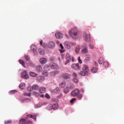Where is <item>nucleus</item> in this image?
<instances>
[{
	"label": "nucleus",
	"mask_w": 124,
	"mask_h": 124,
	"mask_svg": "<svg viewBox=\"0 0 124 124\" xmlns=\"http://www.w3.org/2000/svg\"><path fill=\"white\" fill-rule=\"evenodd\" d=\"M78 32L77 28H74L69 31V34L73 39H76L77 38Z\"/></svg>",
	"instance_id": "nucleus-1"
},
{
	"label": "nucleus",
	"mask_w": 124,
	"mask_h": 124,
	"mask_svg": "<svg viewBox=\"0 0 124 124\" xmlns=\"http://www.w3.org/2000/svg\"><path fill=\"white\" fill-rule=\"evenodd\" d=\"M83 35L84 40L85 41H88L91 40V37L89 34H87L85 32H84L83 34Z\"/></svg>",
	"instance_id": "nucleus-2"
},
{
	"label": "nucleus",
	"mask_w": 124,
	"mask_h": 124,
	"mask_svg": "<svg viewBox=\"0 0 124 124\" xmlns=\"http://www.w3.org/2000/svg\"><path fill=\"white\" fill-rule=\"evenodd\" d=\"M80 92V90L78 89H76L71 92V95L73 96H78Z\"/></svg>",
	"instance_id": "nucleus-3"
},
{
	"label": "nucleus",
	"mask_w": 124,
	"mask_h": 124,
	"mask_svg": "<svg viewBox=\"0 0 124 124\" xmlns=\"http://www.w3.org/2000/svg\"><path fill=\"white\" fill-rule=\"evenodd\" d=\"M71 67L72 69L75 70H78L80 69L79 63L73 64L71 65Z\"/></svg>",
	"instance_id": "nucleus-4"
},
{
	"label": "nucleus",
	"mask_w": 124,
	"mask_h": 124,
	"mask_svg": "<svg viewBox=\"0 0 124 124\" xmlns=\"http://www.w3.org/2000/svg\"><path fill=\"white\" fill-rule=\"evenodd\" d=\"M71 75L67 73H63L61 75V77L64 79H67L70 78Z\"/></svg>",
	"instance_id": "nucleus-5"
},
{
	"label": "nucleus",
	"mask_w": 124,
	"mask_h": 124,
	"mask_svg": "<svg viewBox=\"0 0 124 124\" xmlns=\"http://www.w3.org/2000/svg\"><path fill=\"white\" fill-rule=\"evenodd\" d=\"M87 45L86 44H84L82 46V47H84L82 49V52L83 54H87L88 52V50L87 49V47L86 46Z\"/></svg>",
	"instance_id": "nucleus-6"
},
{
	"label": "nucleus",
	"mask_w": 124,
	"mask_h": 124,
	"mask_svg": "<svg viewBox=\"0 0 124 124\" xmlns=\"http://www.w3.org/2000/svg\"><path fill=\"white\" fill-rule=\"evenodd\" d=\"M22 77L24 79H27L28 78V76L26 71H24L21 73Z\"/></svg>",
	"instance_id": "nucleus-7"
},
{
	"label": "nucleus",
	"mask_w": 124,
	"mask_h": 124,
	"mask_svg": "<svg viewBox=\"0 0 124 124\" xmlns=\"http://www.w3.org/2000/svg\"><path fill=\"white\" fill-rule=\"evenodd\" d=\"M31 50L35 54H37V47L34 45L32 44L30 46Z\"/></svg>",
	"instance_id": "nucleus-8"
},
{
	"label": "nucleus",
	"mask_w": 124,
	"mask_h": 124,
	"mask_svg": "<svg viewBox=\"0 0 124 124\" xmlns=\"http://www.w3.org/2000/svg\"><path fill=\"white\" fill-rule=\"evenodd\" d=\"M50 66L52 68L54 69H57L58 67L56 64L52 62L50 63Z\"/></svg>",
	"instance_id": "nucleus-9"
},
{
	"label": "nucleus",
	"mask_w": 124,
	"mask_h": 124,
	"mask_svg": "<svg viewBox=\"0 0 124 124\" xmlns=\"http://www.w3.org/2000/svg\"><path fill=\"white\" fill-rule=\"evenodd\" d=\"M55 36L58 39H61L63 37V35L60 33L56 32L55 34Z\"/></svg>",
	"instance_id": "nucleus-10"
},
{
	"label": "nucleus",
	"mask_w": 124,
	"mask_h": 124,
	"mask_svg": "<svg viewBox=\"0 0 124 124\" xmlns=\"http://www.w3.org/2000/svg\"><path fill=\"white\" fill-rule=\"evenodd\" d=\"M82 70L86 73H88L89 71L88 67L87 65H84L82 67Z\"/></svg>",
	"instance_id": "nucleus-11"
},
{
	"label": "nucleus",
	"mask_w": 124,
	"mask_h": 124,
	"mask_svg": "<svg viewBox=\"0 0 124 124\" xmlns=\"http://www.w3.org/2000/svg\"><path fill=\"white\" fill-rule=\"evenodd\" d=\"M98 69L96 67H92L90 70L93 73H96L98 71Z\"/></svg>",
	"instance_id": "nucleus-12"
},
{
	"label": "nucleus",
	"mask_w": 124,
	"mask_h": 124,
	"mask_svg": "<svg viewBox=\"0 0 124 124\" xmlns=\"http://www.w3.org/2000/svg\"><path fill=\"white\" fill-rule=\"evenodd\" d=\"M66 85V83L65 81H62L60 83L59 86L60 87L62 88L65 87Z\"/></svg>",
	"instance_id": "nucleus-13"
},
{
	"label": "nucleus",
	"mask_w": 124,
	"mask_h": 124,
	"mask_svg": "<svg viewBox=\"0 0 124 124\" xmlns=\"http://www.w3.org/2000/svg\"><path fill=\"white\" fill-rule=\"evenodd\" d=\"M47 61L46 59L44 58H42L40 59V62L41 64H45Z\"/></svg>",
	"instance_id": "nucleus-14"
},
{
	"label": "nucleus",
	"mask_w": 124,
	"mask_h": 124,
	"mask_svg": "<svg viewBox=\"0 0 124 124\" xmlns=\"http://www.w3.org/2000/svg\"><path fill=\"white\" fill-rule=\"evenodd\" d=\"M36 70L38 72H40L42 70V68L40 65H38L36 67Z\"/></svg>",
	"instance_id": "nucleus-15"
},
{
	"label": "nucleus",
	"mask_w": 124,
	"mask_h": 124,
	"mask_svg": "<svg viewBox=\"0 0 124 124\" xmlns=\"http://www.w3.org/2000/svg\"><path fill=\"white\" fill-rule=\"evenodd\" d=\"M55 46V44L53 42L51 41L49 42L48 46L49 48H53Z\"/></svg>",
	"instance_id": "nucleus-16"
},
{
	"label": "nucleus",
	"mask_w": 124,
	"mask_h": 124,
	"mask_svg": "<svg viewBox=\"0 0 124 124\" xmlns=\"http://www.w3.org/2000/svg\"><path fill=\"white\" fill-rule=\"evenodd\" d=\"M53 110H55L57 109L58 107V104L56 103H54L53 105Z\"/></svg>",
	"instance_id": "nucleus-17"
},
{
	"label": "nucleus",
	"mask_w": 124,
	"mask_h": 124,
	"mask_svg": "<svg viewBox=\"0 0 124 124\" xmlns=\"http://www.w3.org/2000/svg\"><path fill=\"white\" fill-rule=\"evenodd\" d=\"M39 81H42L44 78L45 77L43 76H39L37 77L36 78Z\"/></svg>",
	"instance_id": "nucleus-18"
},
{
	"label": "nucleus",
	"mask_w": 124,
	"mask_h": 124,
	"mask_svg": "<svg viewBox=\"0 0 124 124\" xmlns=\"http://www.w3.org/2000/svg\"><path fill=\"white\" fill-rule=\"evenodd\" d=\"M46 90V88L44 87H41L39 90V92L42 93H44L45 92Z\"/></svg>",
	"instance_id": "nucleus-19"
},
{
	"label": "nucleus",
	"mask_w": 124,
	"mask_h": 124,
	"mask_svg": "<svg viewBox=\"0 0 124 124\" xmlns=\"http://www.w3.org/2000/svg\"><path fill=\"white\" fill-rule=\"evenodd\" d=\"M38 53L40 54H44L45 52L44 50L41 48H39L38 50Z\"/></svg>",
	"instance_id": "nucleus-20"
},
{
	"label": "nucleus",
	"mask_w": 124,
	"mask_h": 124,
	"mask_svg": "<svg viewBox=\"0 0 124 124\" xmlns=\"http://www.w3.org/2000/svg\"><path fill=\"white\" fill-rule=\"evenodd\" d=\"M30 76L32 77H36L37 76V74L36 73L32 72H30Z\"/></svg>",
	"instance_id": "nucleus-21"
},
{
	"label": "nucleus",
	"mask_w": 124,
	"mask_h": 124,
	"mask_svg": "<svg viewBox=\"0 0 124 124\" xmlns=\"http://www.w3.org/2000/svg\"><path fill=\"white\" fill-rule=\"evenodd\" d=\"M64 45L66 47L69 48H70V45L68 44V41H65L64 43Z\"/></svg>",
	"instance_id": "nucleus-22"
},
{
	"label": "nucleus",
	"mask_w": 124,
	"mask_h": 124,
	"mask_svg": "<svg viewBox=\"0 0 124 124\" xmlns=\"http://www.w3.org/2000/svg\"><path fill=\"white\" fill-rule=\"evenodd\" d=\"M108 62L107 61H105L104 62L103 66L105 68H107L108 67L109 64Z\"/></svg>",
	"instance_id": "nucleus-23"
},
{
	"label": "nucleus",
	"mask_w": 124,
	"mask_h": 124,
	"mask_svg": "<svg viewBox=\"0 0 124 124\" xmlns=\"http://www.w3.org/2000/svg\"><path fill=\"white\" fill-rule=\"evenodd\" d=\"M49 67L47 65H46L44 67V69L46 71H47L49 70Z\"/></svg>",
	"instance_id": "nucleus-24"
},
{
	"label": "nucleus",
	"mask_w": 124,
	"mask_h": 124,
	"mask_svg": "<svg viewBox=\"0 0 124 124\" xmlns=\"http://www.w3.org/2000/svg\"><path fill=\"white\" fill-rule=\"evenodd\" d=\"M27 116H28V117H30V118H33V119L36 120V116H33L32 115H27Z\"/></svg>",
	"instance_id": "nucleus-25"
},
{
	"label": "nucleus",
	"mask_w": 124,
	"mask_h": 124,
	"mask_svg": "<svg viewBox=\"0 0 124 124\" xmlns=\"http://www.w3.org/2000/svg\"><path fill=\"white\" fill-rule=\"evenodd\" d=\"M19 87L21 89H23L25 88V84L24 83H21L19 85Z\"/></svg>",
	"instance_id": "nucleus-26"
},
{
	"label": "nucleus",
	"mask_w": 124,
	"mask_h": 124,
	"mask_svg": "<svg viewBox=\"0 0 124 124\" xmlns=\"http://www.w3.org/2000/svg\"><path fill=\"white\" fill-rule=\"evenodd\" d=\"M19 61L20 63L22 64L23 66L24 67H25V63L22 60H19Z\"/></svg>",
	"instance_id": "nucleus-27"
},
{
	"label": "nucleus",
	"mask_w": 124,
	"mask_h": 124,
	"mask_svg": "<svg viewBox=\"0 0 124 124\" xmlns=\"http://www.w3.org/2000/svg\"><path fill=\"white\" fill-rule=\"evenodd\" d=\"M104 61V59L103 58L101 57L100 58L99 60V62L100 64H102Z\"/></svg>",
	"instance_id": "nucleus-28"
},
{
	"label": "nucleus",
	"mask_w": 124,
	"mask_h": 124,
	"mask_svg": "<svg viewBox=\"0 0 124 124\" xmlns=\"http://www.w3.org/2000/svg\"><path fill=\"white\" fill-rule=\"evenodd\" d=\"M47 108L49 110L53 109L52 105L50 104L48 105L47 107Z\"/></svg>",
	"instance_id": "nucleus-29"
},
{
	"label": "nucleus",
	"mask_w": 124,
	"mask_h": 124,
	"mask_svg": "<svg viewBox=\"0 0 124 124\" xmlns=\"http://www.w3.org/2000/svg\"><path fill=\"white\" fill-rule=\"evenodd\" d=\"M42 104L41 103H39L37 104H36L35 105V107L36 108H39L41 107L42 105Z\"/></svg>",
	"instance_id": "nucleus-30"
},
{
	"label": "nucleus",
	"mask_w": 124,
	"mask_h": 124,
	"mask_svg": "<svg viewBox=\"0 0 124 124\" xmlns=\"http://www.w3.org/2000/svg\"><path fill=\"white\" fill-rule=\"evenodd\" d=\"M54 91L55 93H58L60 92V90L59 88H57L54 90Z\"/></svg>",
	"instance_id": "nucleus-31"
},
{
	"label": "nucleus",
	"mask_w": 124,
	"mask_h": 124,
	"mask_svg": "<svg viewBox=\"0 0 124 124\" xmlns=\"http://www.w3.org/2000/svg\"><path fill=\"white\" fill-rule=\"evenodd\" d=\"M26 119H22L20 120L19 122V124H23L26 121Z\"/></svg>",
	"instance_id": "nucleus-32"
},
{
	"label": "nucleus",
	"mask_w": 124,
	"mask_h": 124,
	"mask_svg": "<svg viewBox=\"0 0 124 124\" xmlns=\"http://www.w3.org/2000/svg\"><path fill=\"white\" fill-rule=\"evenodd\" d=\"M38 86L37 85H34L32 87V89L35 90H37L38 89Z\"/></svg>",
	"instance_id": "nucleus-33"
},
{
	"label": "nucleus",
	"mask_w": 124,
	"mask_h": 124,
	"mask_svg": "<svg viewBox=\"0 0 124 124\" xmlns=\"http://www.w3.org/2000/svg\"><path fill=\"white\" fill-rule=\"evenodd\" d=\"M85 72L84 71H81L80 72V75L81 76H85L86 74Z\"/></svg>",
	"instance_id": "nucleus-34"
},
{
	"label": "nucleus",
	"mask_w": 124,
	"mask_h": 124,
	"mask_svg": "<svg viewBox=\"0 0 124 124\" xmlns=\"http://www.w3.org/2000/svg\"><path fill=\"white\" fill-rule=\"evenodd\" d=\"M69 91V89L67 88H65L64 90V92L65 93H67Z\"/></svg>",
	"instance_id": "nucleus-35"
},
{
	"label": "nucleus",
	"mask_w": 124,
	"mask_h": 124,
	"mask_svg": "<svg viewBox=\"0 0 124 124\" xmlns=\"http://www.w3.org/2000/svg\"><path fill=\"white\" fill-rule=\"evenodd\" d=\"M12 123V122L11 120H8L5 121V124H11Z\"/></svg>",
	"instance_id": "nucleus-36"
},
{
	"label": "nucleus",
	"mask_w": 124,
	"mask_h": 124,
	"mask_svg": "<svg viewBox=\"0 0 124 124\" xmlns=\"http://www.w3.org/2000/svg\"><path fill=\"white\" fill-rule=\"evenodd\" d=\"M17 91L14 90H12L10 91L9 93L10 94H15V93H16Z\"/></svg>",
	"instance_id": "nucleus-37"
},
{
	"label": "nucleus",
	"mask_w": 124,
	"mask_h": 124,
	"mask_svg": "<svg viewBox=\"0 0 124 124\" xmlns=\"http://www.w3.org/2000/svg\"><path fill=\"white\" fill-rule=\"evenodd\" d=\"M67 56L66 59L67 60L70 61L71 60V57L69 55H67Z\"/></svg>",
	"instance_id": "nucleus-38"
},
{
	"label": "nucleus",
	"mask_w": 124,
	"mask_h": 124,
	"mask_svg": "<svg viewBox=\"0 0 124 124\" xmlns=\"http://www.w3.org/2000/svg\"><path fill=\"white\" fill-rule=\"evenodd\" d=\"M80 50V48L79 47H77L75 49V52L76 54H78Z\"/></svg>",
	"instance_id": "nucleus-39"
},
{
	"label": "nucleus",
	"mask_w": 124,
	"mask_h": 124,
	"mask_svg": "<svg viewBox=\"0 0 124 124\" xmlns=\"http://www.w3.org/2000/svg\"><path fill=\"white\" fill-rule=\"evenodd\" d=\"M23 95L24 96H27L29 97H30L31 96L30 93H23Z\"/></svg>",
	"instance_id": "nucleus-40"
},
{
	"label": "nucleus",
	"mask_w": 124,
	"mask_h": 124,
	"mask_svg": "<svg viewBox=\"0 0 124 124\" xmlns=\"http://www.w3.org/2000/svg\"><path fill=\"white\" fill-rule=\"evenodd\" d=\"M76 99L75 98H72L70 101V103H73L74 101H76Z\"/></svg>",
	"instance_id": "nucleus-41"
},
{
	"label": "nucleus",
	"mask_w": 124,
	"mask_h": 124,
	"mask_svg": "<svg viewBox=\"0 0 124 124\" xmlns=\"http://www.w3.org/2000/svg\"><path fill=\"white\" fill-rule=\"evenodd\" d=\"M73 81L76 83H78V80L76 78H74L73 80Z\"/></svg>",
	"instance_id": "nucleus-42"
},
{
	"label": "nucleus",
	"mask_w": 124,
	"mask_h": 124,
	"mask_svg": "<svg viewBox=\"0 0 124 124\" xmlns=\"http://www.w3.org/2000/svg\"><path fill=\"white\" fill-rule=\"evenodd\" d=\"M26 60L27 61H29L30 60V58L29 56L27 55H25V56Z\"/></svg>",
	"instance_id": "nucleus-43"
},
{
	"label": "nucleus",
	"mask_w": 124,
	"mask_h": 124,
	"mask_svg": "<svg viewBox=\"0 0 124 124\" xmlns=\"http://www.w3.org/2000/svg\"><path fill=\"white\" fill-rule=\"evenodd\" d=\"M43 74L45 76H47L48 74V72L47 71H43Z\"/></svg>",
	"instance_id": "nucleus-44"
},
{
	"label": "nucleus",
	"mask_w": 124,
	"mask_h": 124,
	"mask_svg": "<svg viewBox=\"0 0 124 124\" xmlns=\"http://www.w3.org/2000/svg\"><path fill=\"white\" fill-rule=\"evenodd\" d=\"M90 59V57H88L86 58L85 59V61L87 62L89 61Z\"/></svg>",
	"instance_id": "nucleus-45"
},
{
	"label": "nucleus",
	"mask_w": 124,
	"mask_h": 124,
	"mask_svg": "<svg viewBox=\"0 0 124 124\" xmlns=\"http://www.w3.org/2000/svg\"><path fill=\"white\" fill-rule=\"evenodd\" d=\"M25 124H32V122L30 121H28L25 122Z\"/></svg>",
	"instance_id": "nucleus-46"
},
{
	"label": "nucleus",
	"mask_w": 124,
	"mask_h": 124,
	"mask_svg": "<svg viewBox=\"0 0 124 124\" xmlns=\"http://www.w3.org/2000/svg\"><path fill=\"white\" fill-rule=\"evenodd\" d=\"M89 46L90 48L91 49H93L94 47V46L91 44H90L89 45Z\"/></svg>",
	"instance_id": "nucleus-47"
},
{
	"label": "nucleus",
	"mask_w": 124,
	"mask_h": 124,
	"mask_svg": "<svg viewBox=\"0 0 124 124\" xmlns=\"http://www.w3.org/2000/svg\"><path fill=\"white\" fill-rule=\"evenodd\" d=\"M78 61L79 62L80 64H81V63H82V62L81 60L80 59V57L79 56L78 57Z\"/></svg>",
	"instance_id": "nucleus-48"
},
{
	"label": "nucleus",
	"mask_w": 124,
	"mask_h": 124,
	"mask_svg": "<svg viewBox=\"0 0 124 124\" xmlns=\"http://www.w3.org/2000/svg\"><path fill=\"white\" fill-rule=\"evenodd\" d=\"M45 97H46L48 99H49L50 98L49 95L47 93L45 95Z\"/></svg>",
	"instance_id": "nucleus-49"
},
{
	"label": "nucleus",
	"mask_w": 124,
	"mask_h": 124,
	"mask_svg": "<svg viewBox=\"0 0 124 124\" xmlns=\"http://www.w3.org/2000/svg\"><path fill=\"white\" fill-rule=\"evenodd\" d=\"M73 77L75 78H76L77 77V75L76 73H73Z\"/></svg>",
	"instance_id": "nucleus-50"
},
{
	"label": "nucleus",
	"mask_w": 124,
	"mask_h": 124,
	"mask_svg": "<svg viewBox=\"0 0 124 124\" xmlns=\"http://www.w3.org/2000/svg\"><path fill=\"white\" fill-rule=\"evenodd\" d=\"M30 66L31 67H34L35 66L34 64L32 63H30L29 64Z\"/></svg>",
	"instance_id": "nucleus-51"
},
{
	"label": "nucleus",
	"mask_w": 124,
	"mask_h": 124,
	"mask_svg": "<svg viewBox=\"0 0 124 124\" xmlns=\"http://www.w3.org/2000/svg\"><path fill=\"white\" fill-rule=\"evenodd\" d=\"M70 61L66 59V61L65 62V64L66 65Z\"/></svg>",
	"instance_id": "nucleus-52"
},
{
	"label": "nucleus",
	"mask_w": 124,
	"mask_h": 124,
	"mask_svg": "<svg viewBox=\"0 0 124 124\" xmlns=\"http://www.w3.org/2000/svg\"><path fill=\"white\" fill-rule=\"evenodd\" d=\"M31 87L30 86H29L28 87L27 89L29 91V92H31Z\"/></svg>",
	"instance_id": "nucleus-53"
},
{
	"label": "nucleus",
	"mask_w": 124,
	"mask_h": 124,
	"mask_svg": "<svg viewBox=\"0 0 124 124\" xmlns=\"http://www.w3.org/2000/svg\"><path fill=\"white\" fill-rule=\"evenodd\" d=\"M34 94L37 97L39 96V95L38 93L36 92H35L34 93Z\"/></svg>",
	"instance_id": "nucleus-54"
},
{
	"label": "nucleus",
	"mask_w": 124,
	"mask_h": 124,
	"mask_svg": "<svg viewBox=\"0 0 124 124\" xmlns=\"http://www.w3.org/2000/svg\"><path fill=\"white\" fill-rule=\"evenodd\" d=\"M82 97V94H80L78 96V98H79L81 99Z\"/></svg>",
	"instance_id": "nucleus-55"
},
{
	"label": "nucleus",
	"mask_w": 124,
	"mask_h": 124,
	"mask_svg": "<svg viewBox=\"0 0 124 124\" xmlns=\"http://www.w3.org/2000/svg\"><path fill=\"white\" fill-rule=\"evenodd\" d=\"M50 60L51 61L53 62L54 60V57H52L50 59Z\"/></svg>",
	"instance_id": "nucleus-56"
},
{
	"label": "nucleus",
	"mask_w": 124,
	"mask_h": 124,
	"mask_svg": "<svg viewBox=\"0 0 124 124\" xmlns=\"http://www.w3.org/2000/svg\"><path fill=\"white\" fill-rule=\"evenodd\" d=\"M60 47H61V49H63V47L62 46V44H60Z\"/></svg>",
	"instance_id": "nucleus-57"
},
{
	"label": "nucleus",
	"mask_w": 124,
	"mask_h": 124,
	"mask_svg": "<svg viewBox=\"0 0 124 124\" xmlns=\"http://www.w3.org/2000/svg\"><path fill=\"white\" fill-rule=\"evenodd\" d=\"M72 62H74L75 61V59L73 57H72Z\"/></svg>",
	"instance_id": "nucleus-58"
},
{
	"label": "nucleus",
	"mask_w": 124,
	"mask_h": 124,
	"mask_svg": "<svg viewBox=\"0 0 124 124\" xmlns=\"http://www.w3.org/2000/svg\"><path fill=\"white\" fill-rule=\"evenodd\" d=\"M43 42V41L42 40H41L40 42V43L41 45V46L42 45V43Z\"/></svg>",
	"instance_id": "nucleus-59"
},
{
	"label": "nucleus",
	"mask_w": 124,
	"mask_h": 124,
	"mask_svg": "<svg viewBox=\"0 0 124 124\" xmlns=\"http://www.w3.org/2000/svg\"><path fill=\"white\" fill-rule=\"evenodd\" d=\"M59 50L61 53H62L64 51V50H61L60 49H59Z\"/></svg>",
	"instance_id": "nucleus-60"
},
{
	"label": "nucleus",
	"mask_w": 124,
	"mask_h": 124,
	"mask_svg": "<svg viewBox=\"0 0 124 124\" xmlns=\"http://www.w3.org/2000/svg\"><path fill=\"white\" fill-rule=\"evenodd\" d=\"M95 64V65L96 66H97L98 65V63L97 62H94Z\"/></svg>",
	"instance_id": "nucleus-61"
},
{
	"label": "nucleus",
	"mask_w": 124,
	"mask_h": 124,
	"mask_svg": "<svg viewBox=\"0 0 124 124\" xmlns=\"http://www.w3.org/2000/svg\"><path fill=\"white\" fill-rule=\"evenodd\" d=\"M26 100H27L28 101H31V100H30V99H29V98H27V99H26Z\"/></svg>",
	"instance_id": "nucleus-62"
},
{
	"label": "nucleus",
	"mask_w": 124,
	"mask_h": 124,
	"mask_svg": "<svg viewBox=\"0 0 124 124\" xmlns=\"http://www.w3.org/2000/svg\"><path fill=\"white\" fill-rule=\"evenodd\" d=\"M56 43L58 45L59 43V41L57 40L56 41Z\"/></svg>",
	"instance_id": "nucleus-63"
},
{
	"label": "nucleus",
	"mask_w": 124,
	"mask_h": 124,
	"mask_svg": "<svg viewBox=\"0 0 124 124\" xmlns=\"http://www.w3.org/2000/svg\"><path fill=\"white\" fill-rule=\"evenodd\" d=\"M44 95H43L42 94L40 95V96L41 97L43 98L44 97Z\"/></svg>",
	"instance_id": "nucleus-64"
}]
</instances>
